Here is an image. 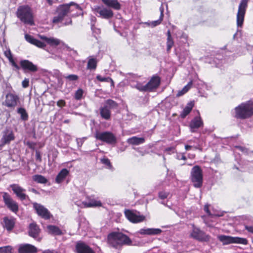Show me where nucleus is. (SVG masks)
<instances>
[{
  "instance_id": "32",
  "label": "nucleus",
  "mask_w": 253,
  "mask_h": 253,
  "mask_svg": "<svg viewBox=\"0 0 253 253\" xmlns=\"http://www.w3.org/2000/svg\"><path fill=\"white\" fill-rule=\"evenodd\" d=\"M100 114L101 117L105 120H109L111 117V112L109 109L103 106L100 108Z\"/></svg>"
},
{
  "instance_id": "1",
  "label": "nucleus",
  "mask_w": 253,
  "mask_h": 253,
  "mask_svg": "<svg viewBox=\"0 0 253 253\" xmlns=\"http://www.w3.org/2000/svg\"><path fill=\"white\" fill-rule=\"evenodd\" d=\"M107 243L110 247L118 250H120L123 246H130L132 243L127 235L120 232H112L109 234Z\"/></svg>"
},
{
  "instance_id": "8",
  "label": "nucleus",
  "mask_w": 253,
  "mask_h": 253,
  "mask_svg": "<svg viewBox=\"0 0 253 253\" xmlns=\"http://www.w3.org/2000/svg\"><path fill=\"white\" fill-rule=\"evenodd\" d=\"M217 238L218 240L222 243L223 245H228L234 243L241 244L243 245H247L248 244L247 240L243 238L223 235H219Z\"/></svg>"
},
{
  "instance_id": "21",
  "label": "nucleus",
  "mask_w": 253,
  "mask_h": 253,
  "mask_svg": "<svg viewBox=\"0 0 253 253\" xmlns=\"http://www.w3.org/2000/svg\"><path fill=\"white\" fill-rule=\"evenodd\" d=\"M203 126V122L200 116H197L193 118L191 121L189 126L190 127L191 131L194 132L196 130Z\"/></svg>"
},
{
  "instance_id": "18",
  "label": "nucleus",
  "mask_w": 253,
  "mask_h": 253,
  "mask_svg": "<svg viewBox=\"0 0 253 253\" xmlns=\"http://www.w3.org/2000/svg\"><path fill=\"white\" fill-rule=\"evenodd\" d=\"M160 78L158 76H153L149 82L146 84L147 91H152L160 85Z\"/></svg>"
},
{
  "instance_id": "63",
  "label": "nucleus",
  "mask_w": 253,
  "mask_h": 253,
  "mask_svg": "<svg viewBox=\"0 0 253 253\" xmlns=\"http://www.w3.org/2000/svg\"><path fill=\"white\" fill-rule=\"evenodd\" d=\"M191 148H192V146L190 145H186L185 146V148L186 150H187V151L189 150Z\"/></svg>"
},
{
  "instance_id": "2",
  "label": "nucleus",
  "mask_w": 253,
  "mask_h": 253,
  "mask_svg": "<svg viewBox=\"0 0 253 253\" xmlns=\"http://www.w3.org/2000/svg\"><path fill=\"white\" fill-rule=\"evenodd\" d=\"M235 117L237 119H245L253 115V103L248 101L242 103L235 108Z\"/></svg>"
},
{
  "instance_id": "47",
  "label": "nucleus",
  "mask_w": 253,
  "mask_h": 253,
  "mask_svg": "<svg viewBox=\"0 0 253 253\" xmlns=\"http://www.w3.org/2000/svg\"><path fill=\"white\" fill-rule=\"evenodd\" d=\"M100 161L103 164L108 166V168L111 169L112 168V166L111 165V163L109 159L104 157L101 159Z\"/></svg>"
},
{
  "instance_id": "43",
  "label": "nucleus",
  "mask_w": 253,
  "mask_h": 253,
  "mask_svg": "<svg viewBox=\"0 0 253 253\" xmlns=\"http://www.w3.org/2000/svg\"><path fill=\"white\" fill-rule=\"evenodd\" d=\"M12 247L6 246L0 247V253H11Z\"/></svg>"
},
{
  "instance_id": "41",
  "label": "nucleus",
  "mask_w": 253,
  "mask_h": 253,
  "mask_svg": "<svg viewBox=\"0 0 253 253\" xmlns=\"http://www.w3.org/2000/svg\"><path fill=\"white\" fill-rule=\"evenodd\" d=\"M163 19V18H161V17H160V18L158 20L153 21L150 22H147V23H146V24L147 25H148L151 27H155L159 25V24H160L162 22Z\"/></svg>"
},
{
  "instance_id": "36",
  "label": "nucleus",
  "mask_w": 253,
  "mask_h": 253,
  "mask_svg": "<svg viewBox=\"0 0 253 253\" xmlns=\"http://www.w3.org/2000/svg\"><path fill=\"white\" fill-rule=\"evenodd\" d=\"M17 113L20 115L21 119L23 121H27L28 119V115L26 110L22 107L18 108Z\"/></svg>"
},
{
  "instance_id": "15",
  "label": "nucleus",
  "mask_w": 253,
  "mask_h": 253,
  "mask_svg": "<svg viewBox=\"0 0 253 253\" xmlns=\"http://www.w3.org/2000/svg\"><path fill=\"white\" fill-rule=\"evenodd\" d=\"M33 207L38 215L41 216L42 218L45 219H48L50 218V213L48 210L43 206L40 204L35 203L33 204Z\"/></svg>"
},
{
  "instance_id": "17",
  "label": "nucleus",
  "mask_w": 253,
  "mask_h": 253,
  "mask_svg": "<svg viewBox=\"0 0 253 253\" xmlns=\"http://www.w3.org/2000/svg\"><path fill=\"white\" fill-rule=\"evenodd\" d=\"M20 65L25 72L28 71L35 73L38 70L37 66L28 60H21L20 61Z\"/></svg>"
},
{
  "instance_id": "49",
  "label": "nucleus",
  "mask_w": 253,
  "mask_h": 253,
  "mask_svg": "<svg viewBox=\"0 0 253 253\" xmlns=\"http://www.w3.org/2000/svg\"><path fill=\"white\" fill-rule=\"evenodd\" d=\"M169 195V193L166 192L164 191H162L159 192V197L161 199L164 200L166 199Z\"/></svg>"
},
{
  "instance_id": "16",
  "label": "nucleus",
  "mask_w": 253,
  "mask_h": 253,
  "mask_svg": "<svg viewBox=\"0 0 253 253\" xmlns=\"http://www.w3.org/2000/svg\"><path fill=\"white\" fill-rule=\"evenodd\" d=\"M19 99V98L16 94L8 93L5 96L3 104L7 107L13 108L17 105Z\"/></svg>"
},
{
  "instance_id": "23",
  "label": "nucleus",
  "mask_w": 253,
  "mask_h": 253,
  "mask_svg": "<svg viewBox=\"0 0 253 253\" xmlns=\"http://www.w3.org/2000/svg\"><path fill=\"white\" fill-rule=\"evenodd\" d=\"M25 38L28 42L39 47L43 48L45 46V44L44 43L42 42L41 41L37 39H35L33 36L31 35H29L28 34H25Z\"/></svg>"
},
{
  "instance_id": "24",
  "label": "nucleus",
  "mask_w": 253,
  "mask_h": 253,
  "mask_svg": "<svg viewBox=\"0 0 253 253\" xmlns=\"http://www.w3.org/2000/svg\"><path fill=\"white\" fill-rule=\"evenodd\" d=\"M25 38L28 42L39 47L43 48L45 46V44L44 43L42 42L41 41L37 39H35L33 36L31 35H29L28 34H25Z\"/></svg>"
},
{
  "instance_id": "51",
  "label": "nucleus",
  "mask_w": 253,
  "mask_h": 253,
  "mask_svg": "<svg viewBox=\"0 0 253 253\" xmlns=\"http://www.w3.org/2000/svg\"><path fill=\"white\" fill-rule=\"evenodd\" d=\"M4 55L8 58V60H9V59L13 58L11 51L10 50V49H8V50H6L5 51H4Z\"/></svg>"
},
{
  "instance_id": "13",
  "label": "nucleus",
  "mask_w": 253,
  "mask_h": 253,
  "mask_svg": "<svg viewBox=\"0 0 253 253\" xmlns=\"http://www.w3.org/2000/svg\"><path fill=\"white\" fill-rule=\"evenodd\" d=\"M10 187L12 189L13 193L16 195L17 197L23 201L29 198L28 195L25 194L26 190L17 184H13L10 185Z\"/></svg>"
},
{
  "instance_id": "61",
  "label": "nucleus",
  "mask_w": 253,
  "mask_h": 253,
  "mask_svg": "<svg viewBox=\"0 0 253 253\" xmlns=\"http://www.w3.org/2000/svg\"><path fill=\"white\" fill-rule=\"evenodd\" d=\"M167 35V37H168L167 39H172L170 30L168 31Z\"/></svg>"
},
{
  "instance_id": "28",
  "label": "nucleus",
  "mask_w": 253,
  "mask_h": 253,
  "mask_svg": "<svg viewBox=\"0 0 253 253\" xmlns=\"http://www.w3.org/2000/svg\"><path fill=\"white\" fill-rule=\"evenodd\" d=\"M194 103L193 101L189 102L185 107L183 109V111L180 113V116L182 118H185L191 111L193 107H194Z\"/></svg>"
},
{
  "instance_id": "30",
  "label": "nucleus",
  "mask_w": 253,
  "mask_h": 253,
  "mask_svg": "<svg viewBox=\"0 0 253 253\" xmlns=\"http://www.w3.org/2000/svg\"><path fill=\"white\" fill-rule=\"evenodd\" d=\"M69 174V170L66 169H62L57 174L55 181L57 183H61Z\"/></svg>"
},
{
  "instance_id": "25",
  "label": "nucleus",
  "mask_w": 253,
  "mask_h": 253,
  "mask_svg": "<svg viewBox=\"0 0 253 253\" xmlns=\"http://www.w3.org/2000/svg\"><path fill=\"white\" fill-rule=\"evenodd\" d=\"M3 226L7 231H10L13 229L15 223L14 218L4 217L3 218Z\"/></svg>"
},
{
  "instance_id": "9",
  "label": "nucleus",
  "mask_w": 253,
  "mask_h": 253,
  "mask_svg": "<svg viewBox=\"0 0 253 253\" xmlns=\"http://www.w3.org/2000/svg\"><path fill=\"white\" fill-rule=\"evenodd\" d=\"M190 237L200 242H208L210 239V236L193 225V229L190 233Z\"/></svg>"
},
{
  "instance_id": "58",
  "label": "nucleus",
  "mask_w": 253,
  "mask_h": 253,
  "mask_svg": "<svg viewBox=\"0 0 253 253\" xmlns=\"http://www.w3.org/2000/svg\"><path fill=\"white\" fill-rule=\"evenodd\" d=\"M245 228L249 232L253 233V226H246Z\"/></svg>"
},
{
  "instance_id": "10",
  "label": "nucleus",
  "mask_w": 253,
  "mask_h": 253,
  "mask_svg": "<svg viewBox=\"0 0 253 253\" xmlns=\"http://www.w3.org/2000/svg\"><path fill=\"white\" fill-rule=\"evenodd\" d=\"M2 198L5 205L10 210L14 213L18 211V204L12 198L9 194L4 192L2 195Z\"/></svg>"
},
{
  "instance_id": "50",
  "label": "nucleus",
  "mask_w": 253,
  "mask_h": 253,
  "mask_svg": "<svg viewBox=\"0 0 253 253\" xmlns=\"http://www.w3.org/2000/svg\"><path fill=\"white\" fill-rule=\"evenodd\" d=\"M235 148L242 151L244 153L247 154L248 153V149L246 148H245L240 146H236Z\"/></svg>"
},
{
  "instance_id": "52",
  "label": "nucleus",
  "mask_w": 253,
  "mask_h": 253,
  "mask_svg": "<svg viewBox=\"0 0 253 253\" xmlns=\"http://www.w3.org/2000/svg\"><path fill=\"white\" fill-rule=\"evenodd\" d=\"M9 61L11 63L12 66L15 67L17 70L20 69V67L15 63L13 58L9 59Z\"/></svg>"
},
{
  "instance_id": "60",
  "label": "nucleus",
  "mask_w": 253,
  "mask_h": 253,
  "mask_svg": "<svg viewBox=\"0 0 253 253\" xmlns=\"http://www.w3.org/2000/svg\"><path fill=\"white\" fill-rule=\"evenodd\" d=\"M40 38L44 40V41H45L46 42H47V40L49 39V38H47L45 36H40Z\"/></svg>"
},
{
  "instance_id": "6",
  "label": "nucleus",
  "mask_w": 253,
  "mask_h": 253,
  "mask_svg": "<svg viewBox=\"0 0 253 253\" xmlns=\"http://www.w3.org/2000/svg\"><path fill=\"white\" fill-rule=\"evenodd\" d=\"M73 4L75 5V3L73 2H71L70 4L60 5L59 6L57 9V15L54 17L53 19V22L58 23L61 21L63 19L64 17L66 16L68 13L71 12L70 6ZM76 5L77 7L78 6L76 4Z\"/></svg>"
},
{
  "instance_id": "56",
  "label": "nucleus",
  "mask_w": 253,
  "mask_h": 253,
  "mask_svg": "<svg viewBox=\"0 0 253 253\" xmlns=\"http://www.w3.org/2000/svg\"><path fill=\"white\" fill-rule=\"evenodd\" d=\"M57 105L59 107L64 106L65 105V102L63 100H60L57 102Z\"/></svg>"
},
{
  "instance_id": "42",
  "label": "nucleus",
  "mask_w": 253,
  "mask_h": 253,
  "mask_svg": "<svg viewBox=\"0 0 253 253\" xmlns=\"http://www.w3.org/2000/svg\"><path fill=\"white\" fill-rule=\"evenodd\" d=\"M134 87L140 91H147L146 84L143 85L141 83H137Z\"/></svg>"
},
{
  "instance_id": "57",
  "label": "nucleus",
  "mask_w": 253,
  "mask_h": 253,
  "mask_svg": "<svg viewBox=\"0 0 253 253\" xmlns=\"http://www.w3.org/2000/svg\"><path fill=\"white\" fill-rule=\"evenodd\" d=\"M160 12H161V14H160V17H161V18H163V17H164V7L162 5L160 7Z\"/></svg>"
},
{
  "instance_id": "22",
  "label": "nucleus",
  "mask_w": 253,
  "mask_h": 253,
  "mask_svg": "<svg viewBox=\"0 0 253 253\" xmlns=\"http://www.w3.org/2000/svg\"><path fill=\"white\" fill-rule=\"evenodd\" d=\"M162 232V230L159 228H143L138 231V233L141 235H155L160 234Z\"/></svg>"
},
{
  "instance_id": "48",
  "label": "nucleus",
  "mask_w": 253,
  "mask_h": 253,
  "mask_svg": "<svg viewBox=\"0 0 253 253\" xmlns=\"http://www.w3.org/2000/svg\"><path fill=\"white\" fill-rule=\"evenodd\" d=\"M96 21V18L94 16H91L90 17V24H91V28L92 31H94L95 28V23Z\"/></svg>"
},
{
  "instance_id": "54",
  "label": "nucleus",
  "mask_w": 253,
  "mask_h": 253,
  "mask_svg": "<svg viewBox=\"0 0 253 253\" xmlns=\"http://www.w3.org/2000/svg\"><path fill=\"white\" fill-rule=\"evenodd\" d=\"M36 160L39 161V162H42V157L41 155V153L39 151H36Z\"/></svg>"
},
{
  "instance_id": "20",
  "label": "nucleus",
  "mask_w": 253,
  "mask_h": 253,
  "mask_svg": "<svg viewBox=\"0 0 253 253\" xmlns=\"http://www.w3.org/2000/svg\"><path fill=\"white\" fill-rule=\"evenodd\" d=\"M37 252L36 247L29 244H21L18 248V253H37Z\"/></svg>"
},
{
  "instance_id": "27",
  "label": "nucleus",
  "mask_w": 253,
  "mask_h": 253,
  "mask_svg": "<svg viewBox=\"0 0 253 253\" xmlns=\"http://www.w3.org/2000/svg\"><path fill=\"white\" fill-rule=\"evenodd\" d=\"M40 230L38 226L35 223H32L29 225V235L31 237L36 239L39 236Z\"/></svg>"
},
{
  "instance_id": "40",
  "label": "nucleus",
  "mask_w": 253,
  "mask_h": 253,
  "mask_svg": "<svg viewBox=\"0 0 253 253\" xmlns=\"http://www.w3.org/2000/svg\"><path fill=\"white\" fill-rule=\"evenodd\" d=\"M96 79L98 81L102 82H109L111 83L112 85H114V82L112 79L109 77H103L101 76L98 75L96 76Z\"/></svg>"
},
{
  "instance_id": "44",
  "label": "nucleus",
  "mask_w": 253,
  "mask_h": 253,
  "mask_svg": "<svg viewBox=\"0 0 253 253\" xmlns=\"http://www.w3.org/2000/svg\"><path fill=\"white\" fill-rule=\"evenodd\" d=\"M63 77L64 79H65L69 81H77L79 79V77L77 75H73V74L69 75H67V76H64Z\"/></svg>"
},
{
  "instance_id": "7",
  "label": "nucleus",
  "mask_w": 253,
  "mask_h": 253,
  "mask_svg": "<svg viewBox=\"0 0 253 253\" xmlns=\"http://www.w3.org/2000/svg\"><path fill=\"white\" fill-rule=\"evenodd\" d=\"M95 137L96 139L108 144H115L117 142L116 136L110 131H96L95 134Z\"/></svg>"
},
{
  "instance_id": "62",
  "label": "nucleus",
  "mask_w": 253,
  "mask_h": 253,
  "mask_svg": "<svg viewBox=\"0 0 253 253\" xmlns=\"http://www.w3.org/2000/svg\"><path fill=\"white\" fill-rule=\"evenodd\" d=\"M52 58L54 59H60L61 60H62V58L61 56L60 55H55L54 56L52 57Z\"/></svg>"
},
{
  "instance_id": "45",
  "label": "nucleus",
  "mask_w": 253,
  "mask_h": 253,
  "mask_svg": "<svg viewBox=\"0 0 253 253\" xmlns=\"http://www.w3.org/2000/svg\"><path fill=\"white\" fill-rule=\"evenodd\" d=\"M174 42L172 39H167V51L169 52L173 45Z\"/></svg>"
},
{
  "instance_id": "26",
  "label": "nucleus",
  "mask_w": 253,
  "mask_h": 253,
  "mask_svg": "<svg viewBox=\"0 0 253 253\" xmlns=\"http://www.w3.org/2000/svg\"><path fill=\"white\" fill-rule=\"evenodd\" d=\"M102 2L108 8H112L118 10L121 8V5L118 0H101Z\"/></svg>"
},
{
  "instance_id": "46",
  "label": "nucleus",
  "mask_w": 253,
  "mask_h": 253,
  "mask_svg": "<svg viewBox=\"0 0 253 253\" xmlns=\"http://www.w3.org/2000/svg\"><path fill=\"white\" fill-rule=\"evenodd\" d=\"M83 94V91L82 89H78L75 94V98L77 100H80L82 98Z\"/></svg>"
},
{
  "instance_id": "31",
  "label": "nucleus",
  "mask_w": 253,
  "mask_h": 253,
  "mask_svg": "<svg viewBox=\"0 0 253 253\" xmlns=\"http://www.w3.org/2000/svg\"><path fill=\"white\" fill-rule=\"evenodd\" d=\"M87 64V69L88 70H95L97 67V60L96 58L92 56H89L88 58Z\"/></svg>"
},
{
  "instance_id": "34",
  "label": "nucleus",
  "mask_w": 253,
  "mask_h": 253,
  "mask_svg": "<svg viewBox=\"0 0 253 253\" xmlns=\"http://www.w3.org/2000/svg\"><path fill=\"white\" fill-rule=\"evenodd\" d=\"M104 106L110 110L111 109H117L118 104L113 100L108 99L105 101Z\"/></svg>"
},
{
  "instance_id": "33",
  "label": "nucleus",
  "mask_w": 253,
  "mask_h": 253,
  "mask_svg": "<svg viewBox=\"0 0 253 253\" xmlns=\"http://www.w3.org/2000/svg\"><path fill=\"white\" fill-rule=\"evenodd\" d=\"M47 228L49 233L56 235H60L62 234V231L59 228L56 226L48 225Z\"/></svg>"
},
{
  "instance_id": "3",
  "label": "nucleus",
  "mask_w": 253,
  "mask_h": 253,
  "mask_svg": "<svg viewBox=\"0 0 253 253\" xmlns=\"http://www.w3.org/2000/svg\"><path fill=\"white\" fill-rule=\"evenodd\" d=\"M17 16L25 24L32 25L34 24L31 8L28 5L20 6L18 8Z\"/></svg>"
},
{
  "instance_id": "39",
  "label": "nucleus",
  "mask_w": 253,
  "mask_h": 253,
  "mask_svg": "<svg viewBox=\"0 0 253 253\" xmlns=\"http://www.w3.org/2000/svg\"><path fill=\"white\" fill-rule=\"evenodd\" d=\"M60 43V41L58 39L53 38H49L47 40V43L51 46H57Z\"/></svg>"
},
{
  "instance_id": "35",
  "label": "nucleus",
  "mask_w": 253,
  "mask_h": 253,
  "mask_svg": "<svg viewBox=\"0 0 253 253\" xmlns=\"http://www.w3.org/2000/svg\"><path fill=\"white\" fill-rule=\"evenodd\" d=\"M192 85V82L190 81L181 90H179L176 94L177 97H180L186 93Z\"/></svg>"
},
{
  "instance_id": "64",
  "label": "nucleus",
  "mask_w": 253,
  "mask_h": 253,
  "mask_svg": "<svg viewBox=\"0 0 253 253\" xmlns=\"http://www.w3.org/2000/svg\"><path fill=\"white\" fill-rule=\"evenodd\" d=\"M49 5H52L53 3V0H46Z\"/></svg>"
},
{
  "instance_id": "14",
  "label": "nucleus",
  "mask_w": 253,
  "mask_h": 253,
  "mask_svg": "<svg viewBox=\"0 0 253 253\" xmlns=\"http://www.w3.org/2000/svg\"><path fill=\"white\" fill-rule=\"evenodd\" d=\"M125 215L127 219L132 223L141 222L145 220V216L143 215L134 213L130 210H126L125 212Z\"/></svg>"
},
{
  "instance_id": "55",
  "label": "nucleus",
  "mask_w": 253,
  "mask_h": 253,
  "mask_svg": "<svg viewBox=\"0 0 253 253\" xmlns=\"http://www.w3.org/2000/svg\"><path fill=\"white\" fill-rule=\"evenodd\" d=\"M204 211H205V212L208 214V215H211V212L209 210V205H206L204 207Z\"/></svg>"
},
{
  "instance_id": "29",
  "label": "nucleus",
  "mask_w": 253,
  "mask_h": 253,
  "mask_svg": "<svg viewBox=\"0 0 253 253\" xmlns=\"http://www.w3.org/2000/svg\"><path fill=\"white\" fill-rule=\"evenodd\" d=\"M145 142V139L143 137L133 136L127 140V142L129 144L138 145L143 144Z\"/></svg>"
},
{
  "instance_id": "12",
  "label": "nucleus",
  "mask_w": 253,
  "mask_h": 253,
  "mask_svg": "<svg viewBox=\"0 0 253 253\" xmlns=\"http://www.w3.org/2000/svg\"><path fill=\"white\" fill-rule=\"evenodd\" d=\"M2 137L0 139L1 144H0V147H2L5 144H9L10 142L15 138L12 130L8 128H6L2 132Z\"/></svg>"
},
{
  "instance_id": "11",
  "label": "nucleus",
  "mask_w": 253,
  "mask_h": 253,
  "mask_svg": "<svg viewBox=\"0 0 253 253\" xmlns=\"http://www.w3.org/2000/svg\"><path fill=\"white\" fill-rule=\"evenodd\" d=\"M247 6V1L246 0H242L239 4L237 15V24L238 26H241L243 23Z\"/></svg>"
},
{
  "instance_id": "19",
  "label": "nucleus",
  "mask_w": 253,
  "mask_h": 253,
  "mask_svg": "<svg viewBox=\"0 0 253 253\" xmlns=\"http://www.w3.org/2000/svg\"><path fill=\"white\" fill-rule=\"evenodd\" d=\"M76 251L77 253H95L88 245L82 242L77 243Z\"/></svg>"
},
{
  "instance_id": "4",
  "label": "nucleus",
  "mask_w": 253,
  "mask_h": 253,
  "mask_svg": "<svg viewBox=\"0 0 253 253\" xmlns=\"http://www.w3.org/2000/svg\"><path fill=\"white\" fill-rule=\"evenodd\" d=\"M94 13L98 17L109 20L111 19L114 16L113 11L109 8L103 6H94L92 8Z\"/></svg>"
},
{
  "instance_id": "59",
  "label": "nucleus",
  "mask_w": 253,
  "mask_h": 253,
  "mask_svg": "<svg viewBox=\"0 0 253 253\" xmlns=\"http://www.w3.org/2000/svg\"><path fill=\"white\" fill-rule=\"evenodd\" d=\"M42 253H57L56 251L47 250L43 251Z\"/></svg>"
},
{
  "instance_id": "5",
  "label": "nucleus",
  "mask_w": 253,
  "mask_h": 253,
  "mask_svg": "<svg viewBox=\"0 0 253 253\" xmlns=\"http://www.w3.org/2000/svg\"><path fill=\"white\" fill-rule=\"evenodd\" d=\"M191 180L195 187L200 188L203 183V174L201 168L198 166H194L191 172Z\"/></svg>"
},
{
  "instance_id": "38",
  "label": "nucleus",
  "mask_w": 253,
  "mask_h": 253,
  "mask_svg": "<svg viewBox=\"0 0 253 253\" xmlns=\"http://www.w3.org/2000/svg\"><path fill=\"white\" fill-rule=\"evenodd\" d=\"M87 207H97L101 206V203L100 201H97L95 200H91L88 202H86L84 204Z\"/></svg>"
},
{
  "instance_id": "53",
  "label": "nucleus",
  "mask_w": 253,
  "mask_h": 253,
  "mask_svg": "<svg viewBox=\"0 0 253 253\" xmlns=\"http://www.w3.org/2000/svg\"><path fill=\"white\" fill-rule=\"evenodd\" d=\"M29 80L28 79H25L22 83V86L24 88H26L29 86Z\"/></svg>"
},
{
  "instance_id": "37",
  "label": "nucleus",
  "mask_w": 253,
  "mask_h": 253,
  "mask_svg": "<svg viewBox=\"0 0 253 253\" xmlns=\"http://www.w3.org/2000/svg\"><path fill=\"white\" fill-rule=\"evenodd\" d=\"M33 180L39 183H46L47 179L42 175H35L33 176Z\"/></svg>"
}]
</instances>
